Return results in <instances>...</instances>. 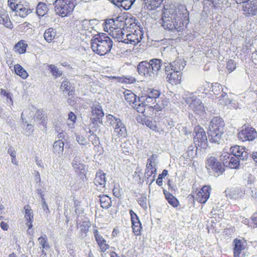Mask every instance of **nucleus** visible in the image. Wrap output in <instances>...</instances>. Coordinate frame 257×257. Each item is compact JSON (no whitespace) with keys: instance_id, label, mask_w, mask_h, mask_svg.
<instances>
[{"instance_id":"49","label":"nucleus","mask_w":257,"mask_h":257,"mask_svg":"<svg viewBox=\"0 0 257 257\" xmlns=\"http://www.w3.org/2000/svg\"><path fill=\"white\" fill-rule=\"evenodd\" d=\"M147 198L146 196H142L140 197H139L138 200V202L139 204V205H140L143 208H147Z\"/></svg>"},{"instance_id":"63","label":"nucleus","mask_w":257,"mask_h":257,"mask_svg":"<svg viewBox=\"0 0 257 257\" xmlns=\"http://www.w3.org/2000/svg\"><path fill=\"white\" fill-rule=\"evenodd\" d=\"M0 226L4 230H8L9 227V225L4 221H2L1 222Z\"/></svg>"},{"instance_id":"64","label":"nucleus","mask_w":257,"mask_h":257,"mask_svg":"<svg viewBox=\"0 0 257 257\" xmlns=\"http://www.w3.org/2000/svg\"><path fill=\"white\" fill-rule=\"evenodd\" d=\"M251 219L253 221V222L257 225V212L254 213L252 216H251Z\"/></svg>"},{"instance_id":"1","label":"nucleus","mask_w":257,"mask_h":257,"mask_svg":"<svg viewBox=\"0 0 257 257\" xmlns=\"http://www.w3.org/2000/svg\"><path fill=\"white\" fill-rule=\"evenodd\" d=\"M189 18V12L184 6L165 9L161 19L162 26L166 30L180 32L184 29L183 21Z\"/></svg>"},{"instance_id":"46","label":"nucleus","mask_w":257,"mask_h":257,"mask_svg":"<svg viewBox=\"0 0 257 257\" xmlns=\"http://www.w3.org/2000/svg\"><path fill=\"white\" fill-rule=\"evenodd\" d=\"M61 88L63 91H68L69 95H71L72 93V90H70L71 86H70V83L68 81H63L62 82L61 85Z\"/></svg>"},{"instance_id":"16","label":"nucleus","mask_w":257,"mask_h":257,"mask_svg":"<svg viewBox=\"0 0 257 257\" xmlns=\"http://www.w3.org/2000/svg\"><path fill=\"white\" fill-rule=\"evenodd\" d=\"M224 193L228 198L237 199L244 196L245 191L240 188H228L225 190Z\"/></svg>"},{"instance_id":"6","label":"nucleus","mask_w":257,"mask_h":257,"mask_svg":"<svg viewBox=\"0 0 257 257\" xmlns=\"http://www.w3.org/2000/svg\"><path fill=\"white\" fill-rule=\"evenodd\" d=\"M205 167L209 173H214L217 175L221 174L225 170L223 164L213 156L207 158Z\"/></svg>"},{"instance_id":"15","label":"nucleus","mask_w":257,"mask_h":257,"mask_svg":"<svg viewBox=\"0 0 257 257\" xmlns=\"http://www.w3.org/2000/svg\"><path fill=\"white\" fill-rule=\"evenodd\" d=\"M129 212L131 215L133 232L136 235H139L141 234V231L142 228L141 221L138 216L133 210H130Z\"/></svg>"},{"instance_id":"34","label":"nucleus","mask_w":257,"mask_h":257,"mask_svg":"<svg viewBox=\"0 0 257 257\" xmlns=\"http://www.w3.org/2000/svg\"><path fill=\"white\" fill-rule=\"evenodd\" d=\"M124 94L125 100L130 104H132L133 105L135 102H136L137 96L131 91L126 90L124 92Z\"/></svg>"},{"instance_id":"58","label":"nucleus","mask_w":257,"mask_h":257,"mask_svg":"<svg viewBox=\"0 0 257 257\" xmlns=\"http://www.w3.org/2000/svg\"><path fill=\"white\" fill-rule=\"evenodd\" d=\"M68 121H73V122H75L76 119V116L73 112H69L68 113Z\"/></svg>"},{"instance_id":"24","label":"nucleus","mask_w":257,"mask_h":257,"mask_svg":"<svg viewBox=\"0 0 257 257\" xmlns=\"http://www.w3.org/2000/svg\"><path fill=\"white\" fill-rule=\"evenodd\" d=\"M94 182L96 185H100L104 187L106 183L105 174L99 170L96 174Z\"/></svg>"},{"instance_id":"33","label":"nucleus","mask_w":257,"mask_h":257,"mask_svg":"<svg viewBox=\"0 0 257 257\" xmlns=\"http://www.w3.org/2000/svg\"><path fill=\"white\" fill-rule=\"evenodd\" d=\"M14 70L16 74L20 76L23 79H25L28 77V73L20 65L18 64L15 65L14 66Z\"/></svg>"},{"instance_id":"9","label":"nucleus","mask_w":257,"mask_h":257,"mask_svg":"<svg viewBox=\"0 0 257 257\" xmlns=\"http://www.w3.org/2000/svg\"><path fill=\"white\" fill-rule=\"evenodd\" d=\"M194 142L197 147L205 149L208 146L207 138L204 129L200 127L195 128Z\"/></svg>"},{"instance_id":"43","label":"nucleus","mask_w":257,"mask_h":257,"mask_svg":"<svg viewBox=\"0 0 257 257\" xmlns=\"http://www.w3.org/2000/svg\"><path fill=\"white\" fill-rule=\"evenodd\" d=\"M49 68L52 75L56 77H60L62 75V71L54 65H49Z\"/></svg>"},{"instance_id":"11","label":"nucleus","mask_w":257,"mask_h":257,"mask_svg":"<svg viewBox=\"0 0 257 257\" xmlns=\"http://www.w3.org/2000/svg\"><path fill=\"white\" fill-rule=\"evenodd\" d=\"M220 160L223 162L224 167H228L231 169L236 168L239 165V161L241 160L238 157L227 152L222 153Z\"/></svg>"},{"instance_id":"59","label":"nucleus","mask_w":257,"mask_h":257,"mask_svg":"<svg viewBox=\"0 0 257 257\" xmlns=\"http://www.w3.org/2000/svg\"><path fill=\"white\" fill-rule=\"evenodd\" d=\"M42 207L44 210V211L46 212V213L48 215L50 213L48 205L46 204V201H42L41 202Z\"/></svg>"},{"instance_id":"12","label":"nucleus","mask_w":257,"mask_h":257,"mask_svg":"<svg viewBox=\"0 0 257 257\" xmlns=\"http://www.w3.org/2000/svg\"><path fill=\"white\" fill-rule=\"evenodd\" d=\"M123 39L124 43L135 45L140 42L143 37V33L140 29L135 30L134 33H126Z\"/></svg>"},{"instance_id":"17","label":"nucleus","mask_w":257,"mask_h":257,"mask_svg":"<svg viewBox=\"0 0 257 257\" xmlns=\"http://www.w3.org/2000/svg\"><path fill=\"white\" fill-rule=\"evenodd\" d=\"M230 153L229 154H232L233 156L238 157L241 160H246L248 157L247 153L245 151V148H243L239 146H235L232 147L230 149Z\"/></svg>"},{"instance_id":"44","label":"nucleus","mask_w":257,"mask_h":257,"mask_svg":"<svg viewBox=\"0 0 257 257\" xmlns=\"http://www.w3.org/2000/svg\"><path fill=\"white\" fill-rule=\"evenodd\" d=\"M136 0H122V3H120V7L123 9L129 10Z\"/></svg>"},{"instance_id":"28","label":"nucleus","mask_w":257,"mask_h":257,"mask_svg":"<svg viewBox=\"0 0 257 257\" xmlns=\"http://www.w3.org/2000/svg\"><path fill=\"white\" fill-rule=\"evenodd\" d=\"M56 34V32L55 30L50 28L46 30L44 37L47 42L50 43L55 38Z\"/></svg>"},{"instance_id":"39","label":"nucleus","mask_w":257,"mask_h":257,"mask_svg":"<svg viewBox=\"0 0 257 257\" xmlns=\"http://www.w3.org/2000/svg\"><path fill=\"white\" fill-rule=\"evenodd\" d=\"M64 143L61 140L55 141L53 145L54 152L62 154L64 150Z\"/></svg>"},{"instance_id":"41","label":"nucleus","mask_w":257,"mask_h":257,"mask_svg":"<svg viewBox=\"0 0 257 257\" xmlns=\"http://www.w3.org/2000/svg\"><path fill=\"white\" fill-rule=\"evenodd\" d=\"M161 94V92L160 91L154 89L152 88H149L145 94V95H147L149 97H152L154 99L159 100V97Z\"/></svg>"},{"instance_id":"42","label":"nucleus","mask_w":257,"mask_h":257,"mask_svg":"<svg viewBox=\"0 0 257 257\" xmlns=\"http://www.w3.org/2000/svg\"><path fill=\"white\" fill-rule=\"evenodd\" d=\"M27 46L28 45L21 40L15 45V49L19 53L22 54L26 52Z\"/></svg>"},{"instance_id":"10","label":"nucleus","mask_w":257,"mask_h":257,"mask_svg":"<svg viewBox=\"0 0 257 257\" xmlns=\"http://www.w3.org/2000/svg\"><path fill=\"white\" fill-rule=\"evenodd\" d=\"M103 116L104 112L101 105L99 103L93 104L91 107V116L90 117L92 125L96 127V125L99 126L100 124H102V118Z\"/></svg>"},{"instance_id":"35","label":"nucleus","mask_w":257,"mask_h":257,"mask_svg":"<svg viewBox=\"0 0 257 257\" xmlns=\"http://www.w3.org/2000/svg\"><path fill=\"white\" fill-rule=\"evenodd\" d=\"M113 37L117 39L118 42H121L124 43L123 39H125L124 36L126 35L125 33L123 32V31L120 29H116L113 32Z\"/></svg>"},{"instance_id":"20","label":"nucleus","mask_w":257,"mask_h":257,"mask_svg":"<svg viewBox=\"0 0 257 257\" xmlns=\"http://www.w3.org/2000/svg\"><path fill=\"white\" fill-rule=\"evenodd\" d=\"M113 127L114 130V133L116 134L118 137L124 138L126 136V127L120 119L117 120Z\"/></svg>"},{"instance_id":"19","label":"nucleus","mask_w":257,"mask_h":257,"mask_svg":"<svg viewBox=\"0 0 257 257\" xmlns=\"http://www.w3.org/2000/svg\"><path fill=\"white\" fill-rule=\"evenodd\" d=\"M95 239L99 245L101 251L104 252L108 249L109 245L106 243V240L99 233L97 229L94 230Z\"/></svg>"},{"instance_id":"13","label":"nucleus","mask_w":257,"mask_h":257,"mask_svg":"<svg viewBox=\"0 0 257 257\" xmlns=\"http://www.w3.org/2000/svg\"><path fill=\"white\" fill-rule=\"evenodd\" d=\"M239 139L244 141H251L254 140L257 137V133L251 127H245L238 134Z\"/></svg>"},{"instance_id":"45","label":"nucleus","mask_w":257,"mask_h":257,"mask_svg":"<svg viewBox=\"0 0 257 257\" xmlns=\"http://www.w3.org/2000/svg\"><path fill=\"white\" fill-rule=\"evenodd\" d=\"M119 119L120 118L116 117L111 114H108L106 115L107 122L110 125L112 126H114V125L117 122Z\"/></svg>"},{"instance_id":"38","label":"nucleus","mask_w":257,"mask_h":257,"mask_svg":"<svg viewBox=\"0 0 257 257\" xmlns=\"http://www.w3.org/2000/svg\"><path fill=\"white\" fill-rule=\"evenodd\" d=\"M25 210V218L27 221H33L34 215L32 209H31L29 205H26L24 207Z\"/></svg>"},{"instance_id":"53","label":"nucleus","mask_w":257,"mask_h":257,"mask_svg":"<svg viewBox=\"0 0 257 257\" xmlns=\"http://www.w3.org/2000/svg\"><path fill=\"white\" fill-rule=\"evenodd\" d=\"M158 156L156 154L152 155L148 159V165H151L152 164L156 166V160L157 159Z\"/></svg>"},{"instance_id":"22","label":"nucleus","mask_w":257,"mask_h":257,"mask_svg":"<svg viewBox=\"0 0 257 257\" xmlns=\"http://www.w3.org/2000/svg\"><path fill=\"white\" fill-rule=\"evenodd\" d=\"M186 65V62L183 59H177L172 63V71L181 72Z\"/></svg>"},{"instance_id":"37","label":"nucleus","mask_w":257,"mask_h":257,"mask_svg":"<svg viewBox=\"0 0 257 257\" xmlns=\"http://www.w3.org/2000/svg\"><path fill=\"white\" fill-rule=\"evenodd\" d=\"M115 78L116 79L117 81L119 82L126 84H132L136 81L135 78L132 76H123L121 77H115Z\"/></svg>"},{"instance_id":"5","label":"nucleus","mask_w":257,"mask_h":257,"mask_svg":"<svg viewBox=\"0 0 257 257\" xmlns=\"http://www.w3.org/2000/svg\"><path fill=\"white\" fill-rule=\"evenodd\" d=\"M75 0H56L55 10L62 17L67 16L74 10Z\"/></svg>"},{"instance_id":"18","label":"nucleus","mask_w":257,"mask_h":257,"mask_svg":"<svg viewBox=\"0 0 257 257\" xmlns=\"http://www.w3.org/2000/svg\"><path fill=\"white\" fill-rule=\"evenodd\" d=\"M210 190L211 188L209 186L203 187L197 194V201L201 203H205L210 196Z\"/></svg>"},{"instance_id":"55","label":"nucleus","mask_w":257,"mask_h":257,"mask_svg":"<svg viewBox=\"0 0 257 257\" xmlns=\"http://www.w3.org/2000/svg\"><path fill=\"white\" fill-rule=\"evenodd\" d=\"M45 116L43 114V111L40 110H38L34 116V120L37 121H40L41 116Z\"/></svg>"},{"instance_id":"7","label":"nucleus","mask_w":257,"mask_h":257,"mask_svg":"<svg viewBox=\"0 0 257 257\" xmlns=\"http://www.w3.org/2000/svg\"><path fill=\"white\" fill-rule=\"evenodd\" d=\"M141 101H144L146 105L149 108H152L156 111L162 110L165 106L168 105L169 103L168 99L164 98L160 101L149 97L147 95L142 96L141 97Z\"/></svg>"},{"instance_id":"54","label":"nucleus","mask_w":257,"mask_h":257,"mask_svg":"<svg viewBox=\"0 0 257 257\" xmlns=\"http://www.w3.org/2000/svg\"><path fill=\"white\" fill-rule=\"evenodd\" d=\"M194 147L193 146H189L188 148V150L187 151L186 154V157L189 158H192L193 157V155L195 154V152L194 151Z\"/></svg>"},{"instance_id":"4","label":"nucleus","mask_w":257,"mask_h":257,"mask_svg":"<svg viewBox=\"0 0 257 257\" xmlns=\"http://www.w3.org/2000/svg\"><path fill=\"white\" fill-rule=\"evenodd\" d=\"M224 122L220 117H214L209 123L208 135L211 143L219 144L224 133Z\"/></svg>"},{"instance_id":"47","label":"nucleus","mask_w":257,"mask_h":257,"mask_svg":"<svg viewBox=\"0 0 257 257\" xmlns=\"http://www.w3.org/2000/svg\"><path fill=\"white\" fill-rule=\"evenodd\" d=\"M91 226L89 222H84L82 225H80V232L83 235L84 233L85 234L89 230V228Z\"/></svg>"},{"instance_id":"32","label":"nucleus","mask_w":257,"mask_h":257,"mask_svg":"<svg viewBox=\"0 0 257 257\" xmlns=\"http://www.w3.org/2000/svg\"><path fill=\"white\" fill-rule=\"evenodd\" d=\"M145 103L144 101H141V98H138V101L135 102V103L132 106L139 113H143L145 112L146 109Z\"/></svg>"},{"instance_id":"21","label":"nucleus","mask_w":257,"mask_h":257,"mask_svg":"<svg viewBox=\"0 0 257 257\" xmlns=\"http://www.w3.org/2000/svg\"><path fill=\"white\" fill-rule=\"evenodd\" d=\"M167 81L172 84H177L180 83L181 79V72L179 73L176 71H172L167 73Z\"/></svg>"},{"instance_id":"8","label":"nucleus","mask_w":257,"mask_h":257,"mask_svg":"<svg viewBox=\"0 0 257 257\" xmlns=\"http://www.w3.org/2000/svg\"><path fill=\"white\" fill-rule=\"evenodd\" d=\"M184 100L185 102L189 105V107L197 113L203 112L204 105L200 99L197 97L193 93L187 95Z\"/></svg>"},{"instance_id":"3","label":"nucleus","mask_w":257,"mask_h":257,"mask_svg":"<svg viewBox=\"0 0 257 257\" xmlns=\"http://www.w3.org/2000/svg\"><path fill=\"white\" fill-rule=\"evenodd\" d=\"M91 43L93 52L101 56L109 52L113 45L112 39L105 33L95 35Z\"/></svg>"},{"instance_id":"51","label":"nucleus","mask_w":257,"mask_h":257,"mask_svg":"<svg viewBox=\"0 0 257 257\" xmlns=\"http://www.w3.org/2000/svg\"><path fill=\"white\" fill-rule=\"evenodd\" d=\"M0 24L4 25L5 26L8 28L12 29L13 28L12 23L8 15L6 16V19H4V20L1 21Z\"/></svg>"},{"instance_id":"56","label":"nucleus","mask_w":257,"mask_h":257,"mask_svg":"<svg viewBox=\"0 0 257 257\" xmlns=\"http://www.w3.org/2000/svg\"><path fill=\"white\" fill-rule=\"evenodd\" d=\"M156 172V169H153L150 171L146 170L145 177L147 178L148 181H149V178H151L154 174H155Z\"/></svg>"},{"instance_id":"31","label":"nucleus","mask_w":257,"mask_h":257,"mask_svg":"<svg viewBox=\"0 0 257 257\" xmlns=\"http://www.w3.org/2000/svg\"><path fill=\"white\" fill-rule=\"evenodd\" d=\"M48 8L45 4L40 2L36 8V13L39 17L45 16L48 12Z\"/></svg>"},{"instance_id":"23","label":"nucleus","mask_w":257,"mask_h":257,"mask_svg":"<svg viewBox=\"0 0 257 257\" xmlns=\"http://www.w3.org/2000/svg\"><path fill=\"white\" fill-rule=\"evenodd\" d=\"M233 243L234 257H240L242 250L244 249L243 242L240 239H235L233 241Z\"/></svg>"},{"instance_id":"48","label":"nucleus","mask_w":257,"mask_h":257,"mask_svg":"<svg viewBox=\"0 0 257 257\" xmlns=\"http://www.w3.org/2000/svg\"><path fill=\"white\" fill-rule=\"evenodd\" d=\"M38 241L40 244L42 246L43 249H46L49 248V243L47 242V239L46 238L42 236L38 238Z\"/></svg>"},{"instance_id":"52","label":"nucleus","mask_w":257,"mask_h":257,"mask_svg":"<svg viewBox=\"0 0 257 257\" xmlns=\"http://www.w3.org/2000/svg\"><path fill=\"white\" fill-rule=\"evenodd\" d=\"M91 130H90L89 131V133L90 134V135L89 136L88 138H89V139H90L91 138H98L96 136V135L95 134H94V132L96 131L97 127L98 126L96 125L95 126L96 127H95L93 125H92V124H91Z\"/></svg>"},{"instance_id":"14","label":"nucleus","mask_w":257,"mask_h":257,"mask_svg":"<svg viewBox=\"0 0 257 257\" xmlns=\"http://www.w3.org/2000/svg\"><path fill=\"white\" fill-rule=\"evenodd\" d=\"M242 10L247 17L257 15V0H251L242 3Z\"/></svg>"},{"instance_id":"26","label":"nucleus","mask_w":257,"mask_h":257,"mask_svg":"<svg viewBox=\"0 0 257 257\" xmlns=\"http://www.w3.org/2000/svg\"><path fill=\"white\" fill-rule=\"evenodd\" d=\"M16 11L19 13V15L22 18H24L32 12V10L29 8H26L23 5L17 4Z\"/></svg>"},{"instance_id":"30","label":"nucleus","mask_w":257,"mask_h":257,"mask_svg":"<svg viewBox=\"0 0 257 257\" xmlns=\"http://www.w3.org/2000/svg\"><path fill=\"white\" fill-rule=\"evenodd\" d=\"M247 187L251 189V196L253 198H256V192H255L254 194H253V190L255 189L254 184L256 182V179L254 176L253 175L249 174L247 178Z\"/></svg>"},{"instance_id":"62","label":"nucleus","mask_w":257,"mask_h":257,"mask_svg":"<svg viewBox=\"0 0 257 257\" xmlns=\"http://www.w3.org/2000/svg\"><path fill=\"white\" fill-rule=\"evenodd\" d=\"M8 5L10 7V8L13 10L15 11L16 9V4H15V3L14 2H12V0H8Z\"/></svg>"},{"instance_id":"25","label":"nucleus","mask_w":257,"mask_h":257,"mask_svg":"<svg viewBox=\"0 0 257 257\" xmlns=\"http://www.w3.org/2000/svg\"><path fill=\"white\" fill-rule=\"evenodd\" d=\"M164 0H144L145 7L149 10H153L159 7Z\"/></svg>"},{"instance_id":"2","label":"nucleus","mask_w":257,"mask_h":257,"mask_svg":"<svg viewBox=\"0 0 257 257\" xmlns=\"http://www.w3.org/2000/svg\"><path fill=\"white\" fill-rule=\"evenodd\" d=\"M162 61L159 59H153L149 62L143 61L137 66L139 74L147 80L155 81L161 73Z\"/></svg>"},{"instance_id":"57","label":"nucleus","mask_w":257,"mask_h":257,"mask_svg":"<svg viewBox=\"0 0 257 257\" xmlns=\"http://www.w3.org/2000/svg\"><path fill=\"white\" fill-rule=\"evenodd\" d=\"M76 140L80 145H84L86 143V139L81 135H78L76 136Z\"/></svg>"},{"instance_id":"27","label":"nucleus","mask_w":257,"mask_h":257,"mask_svg":"<svg viewBox=\"0 0 257 257\" xmlns=\"http://www.w3.org/2000/svg\"><path fill=\"white\" fill-rule=\"evenodd\" d=\"M99 201L101 207L105 209H108L111 206V199L106 195L99 196Z\"/></svg>"},{"instance_id":"40","label":"nucleus","mask_w":257,"mask_h":257,"mask_svg":"<svg viewBox=\"0 0 257 257\" xmlns=\"http://www.w3.org/2000/svg\"><path fill=\"white\" fill-rule=\"evenodd\" d=\"M166 199L167 200L168 203L172 206L176 207L179 204L178 200L171 194L169 192L165 193Z\"/></svg>"},{"instance_id":"36","label":"nucleus","mask_w":257,"mask_h":257,"mask_svg":"<svg viewBox=\"0 0 257 257\" xmlns=\"http://www.w3.org/2000/svg\"><path fill=\"white\" fill-rule=\"evenodd\" d=\"M72 165L75 171H81L84 170V166L82 163H81L80 158L79 157H75Z\"/></svg>"},{"instance_id":"61","label":"nucleus","mask_w":257,"mask_h":257,"mask_svg":"<svg viewBox=\"0 0 257 257\" xmlns=\"http://www.w3.org/2000/svg\"><path fill=\"white\" fill-rule=\"evenodd\" d=\"M215 0H204V5H208L212 7H215Z\"/></svg>"},{"instance_id":"29","label":"nucleus","mask_w":257,"mask_h":257,"mask_svg":"<svg viewBox=\"0 0 257 257\" xmlns=\"http://www.w3.org/2000/svg\"><path fill=\"white\" fill-rule=\"evenodd\" d=\"M212 92L216 95L219 94L221 92H222L221 96L223 98L225 97L227 93L223 91V89L222 86L218 83H215L212 84Z\"/></svg>"},{"instance_id":"50","label":"nucleus","mask_w":257,"mask_h":257,"mask_svg":"<svg viewBox=\"0 0 257 257\" xmlns=\"http://www.w3.org/2000/svg\"><path fill=\"white\" fill-rule=\"evenodd\" d=\"M236 68V64L232 60H229L226 64V68L231 72L233 71Z\"/></svg>"},{"instance_id":"60","label":"nucleus","mask_w":257,"mask_h":257,"mask_svg":"<svg viewBox=\"0 0 257 257\" xmlns=\"http://www.w3.org/2000/svg\"><path fill=\"white\" fill-rule=\"evenodd\" d=\"M1 94H2L4 96H6L7 97V98H10V102L12 103H13V100H12V96H11V94L10 93H9V92H7L5 90H3L2 89V91H1Z\"/></svg>"}]
</instances>
